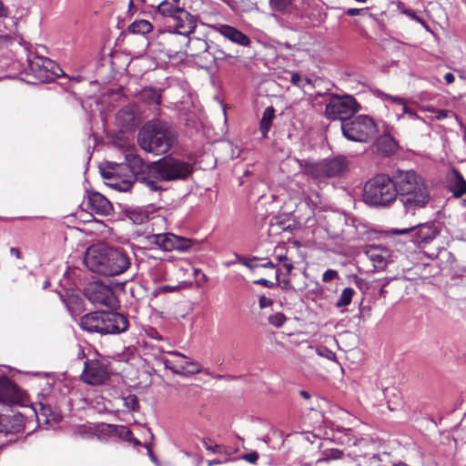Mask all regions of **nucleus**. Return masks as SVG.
I'll return each mask as SVG.
<instances>
[{
	"mask_svg": "<svg viewBox=\"0 0 466 466\" xmlns=\"http://www.w3.org/2000/svg\"><path fill=\"white\" fill-rule=\"evenodd\" d=\"M193 172L192 165L181 158L164 157L142 167L137 180L152 191L164 190L163 182L186 180Z\"/></svg>",
	"mask_w": 466,
	"mask_h": 466,
	"instance_id": "f257e3e1",
	"label": "nucleus"
},
{
	"mask_svg": "<svg viewBox=\"0 0 466 466\" xmlns=\"http://www.w3.org/2000/svg\"><path fill=\"white\" fill-rule=\"evenodd\" d=\"M398 197L407 213L423 208L431 198L425 179L414 170H397Z\"/></svg>",
	"mask_w": 466,
	"mask_h": 466,
	"instance_id": "f03ea898",
	"label": "nucleus"
},
{
	"mask_svg": "<svg viewBox=\"0 0 466 466\" xmlns=\"http://www.w3.org/2000/svg\"><path fill=\"white\" fill-rule=\"evenodd\" d=\"M86 266L93 272L105 276H116L130 267V259L120 249L102 245L89 247L85 254Z\"/></svg>",
	"mask_w": 466,
	"mask_h": 466,
	"instance_id": "7ed1b4c3",
	"label": "nucleus"
},
{
	"mask_svg": "<svg viewBox=\"0 0 466 466\" xmlns=\"http://www.w3.org/2000/svg\"><path fill=\"white\" fill-rule=\"evenodd\" d=\"M177 143L175 129L167 122L153 119L138 134V144L146 152L156 156L167 153Z\"/></svg>",
	"mask_w": 466,
	"mask_h": 466,
	"instance_id": "20e7f679",
	"label": "nucleus"
},
{
	"mask_svg": "<svg viewBox=\"0 0 466 466\" xmlns=\"http://www.w3.org/2000/svg\"><path fill=\"white\" fill-rule=\"evenodd\" d=\"M396 173L393 177L377 175L370 179L364 187V201L370 206H389L398 197Z\"/></svg>",
	"mask_w": 466,
	"mask_h": 466,
	"instance_id": "39448f33",
	"label": "nucleus"
},
{
	"mask_svg": "<svg viewBox=\"0 0 466 466\" xmlns=\"http://www.w3.org/2000/svg\"><path fill=\"white\" fill-rule=\"evenodd\" d=\"M343 136L350 141L368 142L373 138L377 132L374 120L366 115H359L340 124Z\"/></svg>",
	"mask_w": 466,
	"mask_h": 466,
	"instance_id": "423d86ee",
	"label": "nucleus"
},
{
	"mask_svg": "<svg viewBox=\"0 0 466 466\" xmlns=\"http://www.w3.org/2000/svg\"><path fill=\"white\" fill-rule=\"evenodd\" d=\"M348 170V161L344 157L326 158L317 163H310L305 167V173L318 184L327 178L342 176Z\"/></svg>",
	"mask_w": 466,
	"mask_h": 466,
	"instance_id": "0eeeda50",
	"label": "nucleus"
},
{
	"mask_svg": "<svg viewBox=\"0 0 466 466\" xmlns=\"http://www.w3.org/2000/svg\"><path fill=\"white\" fill-rule=\"evenodd\" d=\"M360 109L357 100L350 95L339 96L331 95L326 104L325 116L330 120L347 121Z\"/></svg>",
	"mask_w": 466,
	"mask_h": 466,
	"instance_id": "6e6552de",
	"label": "nucleus"
},
{
	"mask_svg": "<svg viewBox=\"0 0 466 466\" xmlns=\"http://www.w3.org/2000/svg\"><path fill=\"white\" fill-rule=\"evenodd\" d=\"M27 63V74L41 82H50L63 72L55 61L38 55H28Z\"/></svg>",
	"mask_w": 466,
	"mask_h": 466,
	"instance_id": "1a4fd4ad",
	"label": "nucleus"
},
{
	"mask_svg": "<svg viewBox=\"0 0 466 466\" xmlns=\"http://www.w3.org/2000/svg\"><path fill=\"white\" fill-rule=\"evenodd\" d=\"M167 354L171 358L163 357L160 359V362L176 375L189 377L202 371L198 362L177 350L167 351Z\"/></svg>",
	"mask_w": 466,
	"mask_h": 466,
	"instance_id": "9d476101",
	"label": "nucleus"
},
{
	"mask_svg": "<svg viewBox=\"0 0 466 466\" xmlns=\"http://www.w3.org/2000/svg\"><path fill=\"white\" fill-rule=\"evenodd\" d=\"M389 233L407 236L415 246L424 247L436 238L438 230L432 224L425 223L401 229L390 228Z\"/></svg>",
	"mask_w": 466,
	"mask_h": 466,
	"instance_id": "9b49d317",
	"label": "nucleus"
},
{
	"mask_svg": "<svg viewBox=\"0 0 466 466\" xmlns=\"http://www.w3.org/2000/svg\"><path fill=\"white\" fill-rule=\"evenodd\" d=\"M85 296L96 307L115 309L117 306L113 289L101 282L89 283L85 289Z\"/></svg>",
	"mask_w": 466,
	"mask_h": 466,
	"instance_id": "f8f14e48",
	"label": "nucleus"
},
{
	"mask_svg": "<svg viewBox=\"0 0 466 466\" xmlns=\"http://www.w3.org/2000/svg\"><path fill=\"white\" fill-rule=\"evenodd\" d=\"M110 377L106 361L101 360H86L80 375L81 380L91 386L105 384Z\"/></svg>",
	"mask_w": 466,
	"mask_h": 466,
	"instance_id": "ddd939ff",
	"label": "nucleus"
},
{
	"mask_svg": "<svg viewBox=\"0 0 466 466\" xmlns=\"http://www.w3.org/2000/svg\"><path fill=\"white\" fill-rule=\"evenodd\" d=\"M147 240L149 244L155 245L165 251L174 249L185 251L189 249L192 245L190 239L171 233L148 235Z\"/></svg>",
	"mask_w": 466,
	"mask_h": 466,
	"instance_id": "4468645a",
	"label": "nucleus"
},
{
	"mask_svg": "<svg viewBox=\"0 0 466 466\" xmlns=\"http://www.w3.org/2000/svg\"><path fill=\"white\" fill-rule=\"evenodd\" d=\"M103 334L121 333L127 329V318L118 312L103 311Z\"/></svg>",
	"mask_w": 466,
	"mask_h": 466,
	"instance_id": "2eb2a0df",
	"label": "nucleus"
},
{
	"mask_svg": "<svg viewBox=\"0 0 466 466\" xmlns=\"http://www.w3.org/2000/svg\"><path fill=\"white\" fill-rule=\"evenodd\" d=\"M173 31L167 32L168 36L180 35L185 37L192 34L196 29V21L193 16L187 11H180L179 15L174 16Z\"/></svg>",
	"mask_w": 466,
	"mask_h": 466,
	"instance_id": "dca6fc26",
	"label": "nucleus"
},
{
	"mask_svg": "<svg viewBox=\"0 0 466 466\" xmlns=\"http://www.w3.org/2000/svg\"><path fill=\"white\" fill-rule=\"evenodd\" d=\"M21 390L2 372H0V401L4 403H19L22 401Z\"/></svg>",
	"mask_w": 466,
	"mask_h": 466,
	"instance_id": "f3484780",
	"label": "nucleus"
},
{
	"mask_svg": "<svg viewBox=\"0 0 466 466\" xmlns=\"http://www.w3.org/2000/svg\"><path fill=\"white\" fill-rule=\"evenodd\" d=\"M216 30L225 38L241 46H249L251 43L247 35L231 25H219L216 27Z\"/></svg>",
	"mask_w": 466,
	"mask_h": 466,
	"instance_id": "a211bd4d",
	"label": "nucleus"
},
{
	"mask_svg": "<svg viewBox=\"0 0 466 466\" xmlns=\"http://www.w3.org/2000/svg\"><path fill=\"white\" fill-rule=\"evenodd\" d=\"M366 255L377 269H383L390 258V250L380 246L369 247L366 250Z\"/></svg>",
	"mask_w": 466,
	"mask_h": 466,
	"instance_id": "6ab92c4d",
	"label": "nucleus"
},
{
	"mask_svg": "<svg viewBox=\"0 0 466 466\" xmlns=\"http://www.w3.org/2000/svg\"><path fill=\"white\" fill-rule=\"evenodd\" d=\"M80 327L88 332L103 334V311H96L86 314L80 319Z\"/></svg>",
	"mask_w": 466,
	"mask_h": 466,
	"instance_id": "aec40b11",
	"label": "nucleus"
},
{
	"mask_svg": "<svg viewBox=\"0 0 466 466\" xmlns=\"http://www.w3.org/2000/svg\"><path fill=\"white\" fill-rule=\"evenodd\" d=\"M5 404L4 402H2ZM11 405L12 403H7ZM23 429V417L21 414L1 415L0 414V433L19 432Z\"/></svg>",
	"mask_w": 466,
	"mask_h": 466,
	"instance_id": "412c9836",
	"label": "nucleus"
},
{
	"mask_svg": "<svg viewBox=\"0 0 466 466\" xmlns=\"http://www.w3.org/2000/svg\"><path fill=\"white\" fill-rule=\"evenodd\" d=\"M87 207L92 211L101 215H106L112 209L111 203L98 192L88 193Z\"/></svg>",
	"mask_w": 466,
	"mask_h": 466,
	"instance_id": "4be33fe9",
	"label": "nucleus"
},
{
	"mask_svg": "<svg viewBox=\"0 0 466 466\" xmlns=\"http://www.w3.org/2000/svg\"><path fill=\"white\" fill-rule=\"evenodd\" d=\"M103 176H104V177L111 180L108 183V185L111 187H113L118 191H122V192L128 191L132 187V185L134 182L133 175L129 176L127 178L120 179L116 176V170H115V168H112V171H105L104 170Z\"/></svg>",
	"mask_w": 466,
	"mask_h": 466,
	"instance_id": "5701e85b",
	"label": "nucleus"
},
{
	"mask_svg": "<svg viewBox=\"0 0 466 466\" xmlns=\"http://www.w3.org/2000/svg\"><path fill=\"white\" fill-rule=\"evenodd\" d=\"M448 187L455 198H461L466 193V180L456 169H453L448 179Z\"/></svg>",
	"mask_w": 466,
	"mask_h": 466,
	"instance_id": "b1692460",
	"label": "nucleus"
},
{
	"mask_svg": "<svg viewBox=\"0 0 466 466\" xmlns=\"http://www.w3.org/2000/svg\"><path fill=\"white\" fill-rule=\"evenodd\" d=\"M179 0H158L155 6L163 15L175 16L179 15L180 11H185L179 6Z\"/></svg>",
	"mask_w": 466,
	"mask_h": 466,
	"instance_id": "393cba45",
	"label": "nucleus"
},
{
	"mask_svg": "<svg viewBox=\"0 0 466 466\" xmlns=\"http://www.w3.org/2000/svg\"><path fill=\"white\" fill-rule=\"evenodd\" d=\"M139 99L150 106L158 107L161 104V91L155 87H145L139 93Z\"/></svg>",
	"mask_w": 466,
	"mask_h": 466,
	"instance_id": "a878e982",
	"label": "nucleus"
},
{
	"mask_svg": "<svg viewBox=\"0 0 466 466\" xmlns=\"http://www.w3.org/2000/svg\"><path fill=\"white\" fill-rule=\"evenodd\" d=\"M376 147L379 151L385 155H391L397 150L395 139L389 135L380 136L376 142Z\"/></svg>",
	"mask_w": 466,
	"mask_h": 466,
	"instance_id": "bb28decb",
	"label": "nucleus"
},
{
	"mask_svg": "<svg viewBox=\"0 0 466 466\" xmlns=\"http://www.w3.org/2000/svg\"><path fill=\"white\" fill-rule=\"evenodd\" d=\"M275 118V109L273 106H268L262 115L259 123V130L262 134V137L265 138L268 137V131L271 127L273 119Z\"/></svg>",
	"mask_w": 466,
	"mask_h": 466,
	"instance_id": "cd10ccee",
	"label": "nucleus"
},
{
	"mask_svg": "<svg viewBox=\"0 0 466 466\" xmlns=\"http://www.w3.org/2000/svg\"><path fill=\"white\" fill-rule=\"evenodd\" d=\"M153 25L151 23L145 19L135 20L128 26V31L132 34L146 35L151 32Z\"/></svg>",
	"mask_w": 466,
	"mask_h": 466,
	"instance_id": "c85d7f7f",
	"label": "nucleus"
},
{
	"mask_svg": "<svg viewBox=\"0 0 466 466\" xmlns=\"http://www.w3.org/2000/svg\"><path fill=\"white\" fill-rule=\"evenodd\" d=\"M187 52L191 53V56H197L200 52L207 51L208 46V43L201 38H189L187 41Z\"/></svg>",
	"mask_w": 466,
	"mask_h": 466,
	"instance_id": "c756f323",
	"label": "nucleus"
},
{
	"mask_svg": "<svg viewBox=\"0 0 466 466\" xmlns=\"http://www.w3.org/2000/svg\"><path fill=\"white\" fill-rule=\"evenodd\" d=\"M355 290L352 288H346L342 290L339 299L336 302V307L342 308L350 304Z\"/></svg>",
	"mask_w": 466,
	"mask_h": 466,
	"instance_id": "7c9ffc66",
	"label": "nucleus"
},
{
	"mask_svg": "<svg viewBox=\"0 0 466 466\" xmlns=\"http://www.w3.org/2000/svg\"><path fill=\"white\" fill-rule=\"evenodd\" d=\"M116 119L118 122H121L123 120V126H127L134 121L135 115L129 108H123L117 113Z\"/></svg>",
	"mask_w": 466,
	"mask_h": 466,
	"instance_id": "2f4dec72",
	"label": "nucleus"
},
{
	"mask_svg": "<svg viewBox=\"0 0 466 466\" xmlns=\"http://www.w3.org/2000/svg\"><path fill=\"white\" fill-rule=\"evenodd\" d=\"M123 405L129 410H137L139 408L138 400L136 395L129 394L122 398Z\"/></svg>",
	"mask_w": 466,
	"mask_h": 466,
	"instance_id": "473e14b6",
	"label": "nucleus"
},
{
	"mask_svg": "<svg viewBox=\"0 0 466 466\" xmlns=\"http://www.w3.org/2000/svg\"><path fill=\"white\" fill-rule=\"evenodd\" d=\"M292 0H270L269 4L273 10L278 12L286 11L291 5Z\"/></svg>",
	"mask_w": 466,
	"mask_h": 466,
	"instance_id": "72a5a7b5",
	"label": "nucleus"
},
{
	"mask_svg": "<svg viewBox=\"0 0 466 466\" xmlns=\"http://www.w3.org/2000/svg\"><path fill=\"white\" fill-rule=\"evenodd\" d=\"M286 317L281 312H277L268 317V322L276 328H280L286 322Z\"/></svg>",
	"mask_w": 466,
	"mask_h": 466,
	"instance_id": "f704fd0d",
	"label": "nucleus"
},
{
	"mask_svg": "<svg viewBox=\"0 0 466 466\" xmlns=\"http://www.w3.org/2000/svg\"><path fill=\"white\" fill-rule=\"evenodd\" d=\"M401 13L409 16L413 21L420 24L423 27L429 28L427 23L422 20L420 17H419L416 13L412 9H401Z\"/></svg>",
	"mask_w": 466,
	"mask_h": 466,
	"instance_id": "c9c22d12",
	"label": "nucleus"
},
{
	"mask_svg": "<svg viewBox=\"0 0 466 466\" xmlns=\"http://www.w3.org/2000/svg\"><path fill=\"white\" fill-rule=\"evenodd\" d=\"M381 99L383 101H389V102H391V103L399 104V105L402 106V107H404V105H406V99L405 98L400 97V96H391V95H389V94H382L381 95Z\"/></svg>",
	"mask_w": 466,
	"mask_h": 466,
	"instance_id": "e433bc0d",
	"label": "nucleus"
},
{
	"mask_svg": "<svg viewBox=\"0 0 466 466\" xmlns=\"http://www.w3.org/2000/svg\"><path fill=\"white\" fill-rule=\"evenodd\" d=\"M307 204L310 208H315L320 205L319 196L317 192H313L311 195L306 198Z\"/></svg>",
	"mask_w": 466,
	"mask_h": 466,
	"instance_id": "4c0bfd02",
	"label": "nucleus"
},
{
	"mask_svg": "<svg viewBox=\"0 0 466 466\" xmlns=\"http://www.w3.org/2000/svg\"><path fill=\"white\" fill-rule=\"evenodd\" d=\"M336 279H339V273L335 269H328L322 275V281L326 283Z\"/></svg>",
	"mask_w": 466,
	"mask_h": 466,
	"instance_id": "58836bf2",
	"label": "nucleus"
},
{
	"mask_svg": "<svg viewBox=\"0 0 466 466\" xmlns=\"http://www.w3.org/2000/svg\"><path fill=\"white\" fill-rule=\"evenodd\" d=\"M402 112L403 114L407 115L410 120H420L423 122V119L420 116H418L417 113L414 112L411 108L407 106V105H404V107H402Z\"/></svg>",
	"mask_w": 466,
	"mask_h": 466,
	"instance_id": "ea45409f",
	"label": "nucleus"
},
{
	"mask_svg": "<svg viewBox=\"0 0 466 466\" xmlns=\"http://www.w3.org/2000/svg\"><path fill=\"white\" fill-rule=\"evenodd\" d=\"M341 456H342V451H340L339 450H331L326 458L319 459V460H318L317 462L327 461L329 460H338V459H340Z\"/></svg>",
	"mask_w": 466,
	"mask_h": 466,
	"instance_id": "a19ab883",
	"label": "nucleus"
},
{
	"mask_svg": "<svg viewBox=\"0 0 466 466\" xmlns=\"http://www.w3.org/2000/svg\"><path fill=\"white\" fill-rule=\"evenodd\" d=\"M290 81L294 86L304 87L303 77L298 73H293L291 75Z\"/></svg>",
	"mask_w": 466,
	"mask_h": 466,
	"instance_id": "79ce46f5",
	"label": "nucleus"
},
{
	"mask_svg": "<svg viewBox=\"0 0 466 466\" xmlns=\"http://www.w3.org/2000/svg\"><path fill=\"white\" fill-rule=\"evenodd\" d=\"M317 351H318L319 355L323 356V357L327 358L328 360L335 359V353L326 348L318 349Z\"/></svg>",
	"mask_w": 466,
	"mask_h": 466,
	"instance_id": "37998d69",
	"label": "nucleus"
},
{
	"mask_svg": "<svg viewBox=\"0 0 466 466\" xmlns=\"http://www.w3.org/2000/svg\"><path fill=\"white\" fill-rule=\"evenodd\" d=\"M272 303H273L272 299L269 298H267L265 296H261L258 300V304L261 309L268 308V307L271 306Z\"/></svg>",
	"mask_w": 466,
	"mask_h": 466,
	"instance_id": "c03bdc74",
	"label": "nucleus"
},
{
	"mask_svg": "<svg viewBox=\"0 0 466 466\" xmlns=\"http://www.w3.org/2000/svg\"><path fill=\"white\" fill-rule=\"evenodd\" d=\"M237 258L244 266H246L249 268H254L255 267H257V264L254 263L255 259H248L246 258L239 257V256H238Z\"/></svg>",
	"mask_w": 466,
	"mask_h": 466,
	"instance_id": "a18cd8bd",
	"label": "nucleus"
},
{
	"mask_svg": "<svg viewBox=\"0 0 466 466\" xmlns=\"http://www.w3.org/2000/svg\"><path fill=\"white\" fill-rule=\"evenodd\" d=\"M279 260H283L284 261L283 267L286 269L287 273L290 274V272L292 271V269L294 268L293 264L291 262L288 261L289 259H288V258L286 256H280L279 257Z\"/></svg>",
	"mask_w": 466,
	"mask_h": 466,
	"instance_id": "49530a36",
	"label": "nucleus"
},
{
	"mask_svg": "<svg viewBox=\"0 0 466 466\" xmlns=\"http://www.w3.org/2000/svg\"><path fill=\"white\" fill-rule=\"evenodd\" d=\"M243 458L250 463H255L258 459V454L254 451L245 454Z\"/></svg>",
	"mask_w": 466,
	"mask_h": 466,
	"instance_id": "de8ad7c7",
	"label": "nucleus"
},
{
	"mask_svg": "<svg viewBox=\"0 0 466 466\" xmlns=\"http://www.w3.org/2000/svg\"><path fill=\"white\" fill-rule=\"evenodd\" d=\"M205 446L207 450L211 451L214 453H221L224 449L222 446L217 444L212 446L206 443Z\"/></svg>",
	"mask_w": 466,
	"mask_h": 466,
	"instance_id": "09e8293b",
	"label": "nucleus"
},
{
	"mask_svg": "<svg viewBox=\"0 0 466 466\" xmlns=\"http://www.w3.org/2000/svg\"><path fill=\"white\" fill-rule=\"evenodd\" d=\"M255 284L262 285L267 288H272L274 286V283L266 279H259L258 280L254 281Z\"/></svg>",
	"mask_w": 466,
	"mask_h": 466,
	"instance_id": "8fccbe9b",
	"label": "nucleus"
},
{
	"mask_svg": "<svg viewBox=\"0 0 466 466\" xmlns=\"http://www.w3.org/2000/svg\"><path fill=\"white\" fill-rule=\"evenodd\" d=\"M365 9H359V8H349L346 11V14L350 16H356L359 15H361Z\"/></svg>",
	"mask_w": 466,
	"mask_h": 466,
	"instance_id": "3c124183",
	"label": "nucleus"
},
{
	"mask_svg": "<svg viewBox=\"0 0 466 466\" xmlns=\"http://www.w3.org/2000/svg\"><path fill=\"white\" fill-rule=\"evenodd\" d=\"M436 113H437L436 119L441 120V119L448 117V116L450 115L451 112L448 110L441 109V110H437Z\"/></svg>",
	"mask_w": 466,
	"mask_h": 466,
	"instance_id": "603ef678",
	"label": "nucleus"
},
{
	"mask_svg": "<svg viewBox=\"0 0 466 466\" xmlns=\"http://www.w3.org/2000/svg\"><path fill=\"white\" fill-rule=\"evenodd\" d=\"M9 14L8 7L0 0V17H6Z\"/></svg>",
	"mask_w": 466,
	"mask_h": 466,
	"instance_id": "864d4df0",
	"label": "nucleus"
},
{
	"mask_svg": "<svg viewBox=\"0 0 466 466\" xmlns=\"http://www.w3.org/2000/svg\"><path fill=\"white\" fill-rule=\"evenodd\" d=\"M279 283L281 284L282 289H293L289 279H283L282 280H279Z\"/></svg>",
	"mask_w": 466,
	"mask_h": 466,
	"instance_id": "5fc2aeb1",
	"label": "nucleus"
},
{
	"mask_svg": "<svg viewBox=\"0 0 466 466\" xmlns=\"http://www.w3.org/2000/svg\"><path fill=\"white\" fill-rule=\"evenodd\" d=\"M444 79H445V81H446L448 84H451V83H453V82H454L455 77H454L453 74H451V73H446V74L444 75Z\"/></svg>",
	"mask_w": 466,
	"mask_h": 466,
	"instance_id": "6e6d98bb",
	"label": "nucleus"
},
{
	"mask_svg": "<svg viewBox=\"0 0 466 466\" xmlns=\"http://www.w3.org/2000/svg\"><path fill=\"white\" fill-rule=\"evenodd\" d=\"M194 274H195L196 277H198V275H201L202 280L204 282L208 281L207 276L200 269L195 268L194 269Z\"/></svg>",
	"mask_w": 466,
	"mask_h": 466,
	"instance_id": "4d7b16f0",
	"label": "nucleus"
},
{
	"mask_svg": "<svg viewBox=\"0 0 466 466\" xmlns=\"http://www.w3.org/2000/svg\"><path fill=\"white\" fill-rule=\"evenodd\" d=\"M232 56L230 55L225 54L223 51H218V56H216V59H225V58H231Z\"/></svg>",
	"mask_w": 466,
	"mask_h": 466,
	"instance_id": "13d9d810",
	"label": "nucleus"
},
{
	"mask_svg": "<svg viewBox=\"0 0 466 466\" xmlns=\"http://www.w3.org/2000/svg\"><path fill=\"white\" fill-rule=\"evenodd\" d=\"M115 166H116V169L120 170V171L129 170V167L126 164L125 165H123V164H121V165L116 164Z\"/></svg>",
	"mask_w": 466,
	"mask_h": 466,
	"instance_id": "bf43d9fd",
	"label": "nucleus"
},
{
	"mask_svg": "<svg viewBox=\"0 0 466 466\" xmlns=\"http://www.w3.org/2000/svg\"><path fill=\"white\" fill-rule=\"evenodd\" d=\"M299 394L302 398L306 399V400H309L310 398V395L308 391L306 390H300L299 391Z\"/></svg>",
	"mask_w": 466,
	"mask_h": 466,
	"instance_id": "052dcab7",
	"label": "nucleus"
},
{
	"mask_svg": "<svg viewBox=\"0 0 466 466\" xmlns=\"http://www.w3.org/2000/svg\"><path fill=\"white\" fill-rule=\"evenodd\" d=\"M41 410H42L41 415H43L44 417L47 418V411L50 412L49 409L42 407ZM46 420L48 421V419H46Z\"/></svg>",
	"mask_w": 466,
	"mask_h": 466,
	"instance_id": "680f3d73",
	"label": "nucleus"
},
{
	"mask_svg": "<svg viewBox=\"0 0 466 466\" xmlns=\"http://www.w3.org/2000/svg\"><path fill=\"white\" fill-rule=\"evenodd\" d=\"M158 0H142L144 3H148L150 6H155Z\"/></svg>",
	"mask_w": 466,
	"mask_h": 466,
	"instance_id": "e2e57ef3",
	"label": "nucleus"
},
{
	"mask_svg": "<svg viewBox=\"0 0 466 466\" xmlns=\"http://www.w3.org/2000/svg\"><path fill=\"white\" fill-rule=\"evenodd\" d=\"M421 110H422V111L431 112V113H435V112H436V110H435L433 107H431V106H425V107H422V108H421Z\"/></svg>",
	"mask_w": 466,
	"mask_h": 466,
	"instance_id": "0e129e2a",
	"label": "nucleus"
},
{
	"mask_svg": "<svg viewBox=\"0 0 466 466\" xmlns=\"http://www.w3.org/2000/svg\"><path fill=\"white\" fill-rule=\"evenodd\" d=\"M398 10L401 12V9H407L402 2H399L397 5Z\"/></svg>",
	"mask_w": 466,
	"mask_h": 466,
	"instance_id": "69168bd1",
	"label": "nucleus"
},
{
	"mask_svg": "<svg viewBox=\"0 0 466 466\" xmlns=\"http://www.w3.org/2000/svg\"><path fill=\"white\" fill-rule=\"evenodd\" d=\"M262 267H264V268H273V267H274V265H273V263H272V262L268 261V262L264 263V264L262 265Z\"/></svg>",
	"mask_w": 466,
	"mask_h": 466,
	"instance_id": "338daca9",
	"label": "nucleus"
},
{
	"mask_svg": "<svg viewBox=\"0 0 466 466\" xmlns=\"http://www.w3.org/2000/svg\"><path fill=\"white\" fill-rule=\"evenodd\" d=\"M11 253L15 254L17 258H19V251L16 248H12Z\"/></svg>",
	"mask_w": 466,
	"mask_h": 466,
	"instance_id": "774afa93",
	"label": "nucleus"
}]
</instances>
